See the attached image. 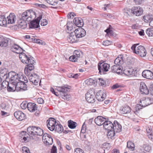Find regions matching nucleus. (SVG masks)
<instances>
[{
	"instance_id": "obj_62",
	"label": "nucleus",
	"mask_w": 153,
	"mask_h": 153,
	"mask_svg": "<svg viewBox=\"0 0 153 153\" xmlns=\"http://www.w3.org/2000/svg\"><path fill=\"white\" fill-rule=\"evenodd\" d=\"M38 103L40 104H42L44 103V101L43 99L42 98H39L37 99Z\"/></svg>"
},
{
	"instance_id": "obj_54",
	"label": "nucleus",
	"mask_w": 153,
	"mask_h": 153,
	"mask_svg": "<svg viewBox=\"0 0 153 153\" xmlns=\"http://www.w3.org/2000/svg\"><path fill=\"white\" fill-rule=\"evenodd\" d=\"M86 126L85 124V123H83L81 129V133H85L86 131Z\"/></svg>"
},
{
	"instance_id": "obj_1",
	"label": "nucleus",
	"mask_w": 153,
	"mask_h": 153,
	"mask_svg": "<svg viewBox=\"0 0 153 153\" xmlns=\"http://www.w3.org/2000/svg\"><path fill=\"white\" fill-rule=\"evenodd\" d=\"M124 63L123 56L122 55L119 56L115 59L114 63L116 65H114L111 67L112 71L117 74H120L122 71V68L121 65Z\"/></svg>"
},
{
	"instance_id": "obj_56",
	"label": "nucleus",
	"mask_w": 153,
	"mask_h": 153,
	"mask_svg": "<svg viewBox=\"0 0 153 153\" xmlns=\"http://www.w3.org/2000/svg\"><path fill=\"white\" fill-rule=\"evenodd\" d=\"M105 32L108 35H112L113 31L110 28H108L105 30Z\"/></svg>"
},
{
	"instance_id": "obj_29",
	"label": "nucleus",
	"mask_w": 153,
	"mask_h": 153,
	"mask_svg": "<svg viewBox=\"0 0 153 153\" xmlns=\"http://www.w3.org/2000/svg\"><path fill=\"white\" fill-rule=\"evenodd\" d=\"M106 120L105 119L101 116H98L95 119V123L99 126L104 125L105 121Z\"/></svg>"
},
{
	"instance_id": "obj_32",
	"label": "nucleus",
	"mask_w": 153,
	"mask_h": 153,
	"mask_svg": "<svg viewBox=\"0 0 153 153\" xmlns=\"http://www.w3.org/2000/svg\"><path fill=\"white\" fill-rule=\"evenodd\" d=\"M28 109L30 112H34L37 109L38 107L35 103L29 102L28 103Z\"/></svg>"
},
{
	"instance_id": "obj_60",
	"label": "nucleus",
	"mask_w": 153,
	"mask_h": 153,
	"mask_svg": "<svg viewBox=\"0 0 153 153\" xmlns=\"http://www.w3.org/2000/svg\"><path fill=\"white\" fill-rule=\"evenodd\" d=\"M141 105H140V104H137L135 107V110L137 111H139L140 109L142 108H143L144 107H142Z\"/></svg>"
},
{
	"instance_id": "obj_44",
	"label": "nucleus",
	"mask_w": 153,
	"mask_h": 153,
	"mask_svg": "<svg viewBox=\"0 0 153 153\" xmlns=\"http://www.w3.org/2000/svg\"><path fill=\"white\" fill-rule=\"evenodd\" d=\"M9 85L12 87L16 88V90L17 91V83L15 81H12L10 83H9Z\"/></svg>"
},
{
	"instance_id": "obj_52",
	"label": "nucleus",
	"mask_w": 153,
	"mask_h": 153,
	"mask_svg": "<svg viewBox=\"0 0 153 153\" xmlns=\"http://www.w3.org/2000/svg\"><path fill=\"white\" fill-rule=\"evenodd\" d=\"M140 27V26L138 24L133 25L131 26V28L133 29H138Z\"/></svg>"
},
{
	"instance_id": "obj_40",
	"label": "nucleus",
	"mask_w": 153,
	"mask_h": 153,
	"mask_svg": "<svg viewBox=\"0 0 153 153\" xmlns=\"http://www.w3.org/2000/svg\"><path fill=\"white\" fill-rule=\"evenodd\" d=\"M76 122H74L71 120H69L68 121V126L69 128L71 129L75 128L77 126Z\"/></svg>"
},
{
	"instance_id": "obj_14",
	"label": "nucleus",
	"mask_w": 153,
	"mask_h": 153,
	"mask_svg": "<svg viewBox=\"0 0 153 153\" xmlns=\"http://www.w3.org/2000/svg\"><path fill=\"white\" fill-rule=\"evenodd\" d=\"M82 52L80 50H75L73 55L69 58V60L71 61L75 62L82 55Z\"/></svg>"
},
{
	"instance_id": "obj_8",
	"label": "nucleus",
	"mask_w": 153,
	"mask_h": 153,
	"mask_svg": "<svg viewBox=\"0 0 153 153\" xmlns=\"http://www.w3.org/2000/svg\"><path fill=\"white\" fill-rule=\"evenodd\" d=\"M139 103L144 107L153 103V99L150 97H143L140 99Z\"/></svg>"
},
{
	"instance_id": "obj_5",
	"label": "nucleus",
	"mask_w": 153,
	"mask_h": 153,
	"mask_svg": "<svg viewBox=\"0 0 153 153\" xmlns=\"http://www.w3.org/2000/svg\"><path fill=\"white\" fill-rule=\"evenodd\" d=\"M19 57L22 62L25 64L35 62L33 57L30 56H27L24 53L22 52L19 54Z\"/></svg>"
},
{
	"instance_id": "obj_22",
	"label": "nucleus",
	"mask_w": 153,
	"mask_h": 153,
	"mask_svg": "<svg viewBox=\"0 0 153 153\" xmlns=\"http://www.w3.org/2000/svg\"><path fill=\"white\" fill-rule=\"evenodd\" d=\"M142 75L144 78L147 79H153V74L149 70L144 71L142 73Z\"/></svg>"
},
{
	"instance_id": "obj_39",
	"label": "nucleus",
	"mask_w": 153,
	"mask_h": 153,
	"mask_svg": "<svg viewBox=\"0 0 153 153\" xmlns=\"http://www.w3.org/2000/svg\"><path fill=\"white\" fill-rule=\"evenodd\" d=\"M75 26V25L74 23H73L71 22H68L67 24V27L68 30L70 31H74Z\"/></svg>"
},
{
	"instance_id": "obj_49",
	"label": "nucleus",
	"mask_w": 153,
	"mask_h": 153,
	"mask_svg": "<svg viewBox=\"0 0 153 153\" xmlns=\"http://www.w3.org/2000/svg\"><path fill=\"white\" fill-rule=\"evenodd\" d=\"M3 89H4L7 87L9 85V82L7 81H4L1 83Z\"/></svg>"
},
{
	"instance_id": "obj_24",
	"label": "nucleus",
	"mask_w": 153,
	"mask_h": 153,
	"mask_svg": "<svg viewBox=\"0 0 153 153\" xmlns=\"http://www.w3.org/2000/svg\"><path fill=\"white\" fill-rule=\"evenodd\" d=\"M15 117L19 121H22L24 120L25 117V114L20 111H17L14 114Z\"/></svg>"
},
{
	"instance_id": "obj_11",
	"label": "nucleus",
	"mask_w": 153,
	"mask_h": 153,
	"mask_svg": "<svg viewBox=\"0 0 153 153\" xmlns=\"http://www.w3.org/2000/svg\"><path fill=\"white\" fill-rule=\"evenodd\" d=\"M28 76L30 82H32L35 85H37L39 79V76L34 73H32L29 75H26Z\"/></svg>"
},
{
	"instance_id": "obj_55",
	"label": "nucleus",
	"mask_w": 153,
	"mask_h": 153,
	"mask_svg": "<svg viewBox=\"0 0 153 153\" xmlns=\"http://www.w3.org/2000/svg\"><path fill=\"white\" fill-rule=\"evenodd\" d=\"M48 24V21L46 19H43L41 21L40 25H41L44 26Z\"/></svg>"
},
{
	"instance_id": "obj_15",
	"label": "nucleus",
	"mask_w": 153,
	"mask_h": 153,
	"mask_svg": "<svg viewBox=\"0 0 153 153\" xmlns=\"http://www.w3.org/2000/svg\"><path fill=\"white\" fill-rule=\"evenodd\" d=\"M143 11L142 8L139 6L134 7L131 9V13L137 16H140L142 15Z\"/></svg>"
},
{
	"instance_id": "obj_46",
	"label": "nucleus",
	"mask_w": 153,
	"mask_h": 153,
	"mask_svg": "<svg viewBox=\"0 0 153 153\" xmlns=\"http://www.w3.org/2000/svg\"><path fill=\"white\" fill-rule=\"evenodd\" d=\"M49 4L55 6L56 4V0H45Z\"/></svg>"
},
{
	"instance_id": "obj_25",
	"label": "nucleus",
	"mask_w": 153,
	"mask_h": 153,
	"mask_svg": "<svg viewBox=\"0 0 153 153\" xmlns=\"http://www.w3.org/2000/svg\"><path fill=\"white\" fill-rule=\"evenodd\" d=\"M73 22L75 26L81 27L84 25L83 20L79 17H76L73 19Z\"/></svg>"
},
{
	"instance_id": "obj_18",
	"label": "nucleus",
	"mask_w": 153,
	"mask_h": 153,
	"mask_svg": "<svg viewBox=\"0 0 153 153\" xmlns=\"http://www.w3.org/2000/svg\"><path fill=\"white\" fill-rule=\"evenodd\" d=\"M114 124L113 129L112 131L114 132L115 136L116 133H119L122 130V126L116 120L114 121Z\"/></svg>"
},
{
	"instance_id": "obj_42",
	"label": "nucleus",
	"mask_w": 153,
	"mask_h": 153,
	"mask_svg": "<svg viewBox=\"0 0 153 153\" xmlns=\"http://www.w3.org/2000/svg\"><path fill=\"white\" fill-rule=\"evenodd\" d=\"M127 147L131 150H133L134 148V145L131 141H128L127 143Z\"/></svg>"
},
{
	"instance_id": "obj_45",
	"label": "nucleus",
	"mask_w": 153,
	"mask_h": 153,
	"mask_svg": "<svg viewBox=\"0 0 153 153\" xmlns=\"http://www.w3.org/2000/svg\"><path fill=\"white\" fill-rule=\"evenodd\" d=\"M94 80L91 78H89L85 80V83L88 85H91L94 83Z\"/></svg>"
},
{
	"instance_id": "obj_19",
	"label": "nucleus",
	"mask_w": 153,
	"mask_h": 153,
	"mask_svg": "<svg viewBox=\"0 0 153 153\" xmlns=\"http://www.w3.org/2000/svg\"><path fill=\"white\" fill-rule=\"evenodd\" d=\"M106 97V93L104 91L100 90L96 93V98L99 101H103L105 99Z\"/></svg>"
},
{
	"instance_id": "obj_43",
	"label": "nucleus",
	"mask_w": 153,
	"mask_h": 153,
	"mask_svg": "<svg viewBox=\"0 0 153 153\" xmlns=\"http://www.w3.org/2000/svg\"><path fill=\"white\" fill-rule=\"evenodd\" d=\"M146 33L149 36H153V27L148 28L146 30Z\"/></svg>"
},
{
	"instance_id": "obj_57",
	"label": "nucleus",
	"mask_w": 153,
	"mask_h": 153,
	"mask_svg": "<svg viewBox=\"0 0 153 153\" xmlns=\"http://www.w3.org/2000/svg\"><path fill=\"white\" fill-rule=\"evenodd\" d=\"M100 84L102 86H105L106 84L105 81L102 79H99Z\"/></svg>"
},
{
	"instance_id": "obj_63",
	"label": "nucleus",
	"mask_w": 153,
	"mask_h": 153,
	"mask_svg": "<svg viewBox=\"0 0 153 153\" xmlns=\"http://www.w3.org/2000/svg\"><path fill=\"white\" fill-rule=\"evenodd\" d=\"M111 44V42L108 40H106L102 42V44L104 45L108 46Z\"/></svg>"
},
{
	"instance_id": "obj_51",
	"label": "nucleus",
	"mask_w": 153,
	"mask_h": 153,
	"mask_svg": "<svg viewBox=\"0 0 153 153\" xmlns=\"http://www.w3.org/2000/svg\"><path fill=\"white\" fill-rule=\"evenodd\" d=\"M23 153H30L29 149L26 147H23L22 149Z\"/></svg>"
},
{
	"instance_id": "obj_28",
	"label": "nucleus",
	"mask_w": 153,
	"mask_h": 153,
	"mask_svg": "<svg viewBox=\"0 0 153 153\" xmlns=\"http://www.w3.org/2000/svg\"><path fill=\"white\" fill-rule=\"evenodd\" d=\"M131 111V108L128 105L122 107L120 108V113L123 114L129 113Z\"/></svg>"
},
{
	"instance_id": "obj_4",
	"label": "nucleus",
	"mask_w": 153,
	"mask_h": 153,
	"mask_svg": "<svg viewBox=\"0 0 153 153\" xmlns=\"http://www.w3.org/2000/svg\"><path fill=\"white\" fill-rule=\"evenodd\" d=\"M4 76H6V78L8 76L9 79L12 81H15V82H18L19 81H21V80H25V78L24 76L20 74H17L16 72L11 71L9 72L8 74H4Z\"/></svg>"
},
{
	"instance_id": "obj_2",
	"label": "nucleus",
	"mask_w": 153,
	"mask_h": 153,
	"mask_svg": "<svg viewBox=\"0 0 153 153\" xmlns=\"http://www.w3.org/2000/svg\"><path fill=\"white\" fill-rule=\"evenodd\" d=\"M114 123L108 120H105L103 125L104 128L107 130V135L108 138L114 139L115 138V133L112 131L114 126Z\"/></svg>"
},
{
	"instance_id": "obj_6",
	"label": "nucleus",
	"mask_w": 153,
	"mask_h": 153,
	"mask_svg": "<svg viewBox=\"0 0 153 153\" xmlns=\"http://www.w3.org/2000/svg\"><path fill=\"white\" fill-rule=\"evenodd\" d=\"M34 14V12L33 11L30 12L29 10H27L23 13L21 16L20 19L28 22L31 21L33 19V15H34V17H35Z\"/></svg>"
},
{
	"instance_id": "obj_61",
	"label": "nucleus",
	"mask_w": 153,
	"mask_h": 153,
	"mask_svg": "<svg viewBox=\"0 0 153 153\" xmlns=\"http://www.w3.org/2000/svg\"><path fill=\"white\" fill-rule=\"evenodd\" d=\"M33 41L35 43L40 44L42 43V41L40 39L34 38L33 39Z\"/></svg>"
},
{
	"instance_id": "obj_10",
	"label": "nucleus",
	"mask_w": 153,
	"mask_h": 153,
	"mask_svg": "<svg viewBox=\"0 0 153 153\" xmlns=\"http://www.w3.org/2000/svg\"><path fill=\"white\" fill-rule=\"evenodd\" d=\"M57 123L56 120L54 118H51L47 120V126L48 128L50 131H52L54 130Z\"/></svg>"
},
{
	"instance_id": "obj_47",
	"label": "nucleus",
	"mask_w": 153,
	"mask_h": 153,
	"mask_svg": "<svg viewBox=\"0 0 153 153\" xmlns=\"http://www.w3.org/2000/svg\"><path fill=\"white\" fill-rule=\"evenodd\" d=\"M152 17L150 15L144 16L143 17V20L146 22H148L151 19Z\"/></svg>"
},
{
	"instance_id": "obj_41",
	"label": "nucleus",
	"mask_w": 153,
	"mask_h": 153,
	"mask_svg": "<svg viewBox=\"0 0 153 153\" xmlns=\"http://www.w3.org/2000/svg\"><path fill=\"white\" fill-rule=\"evenodd\" d=\"M36 131L35 132V136H42L43 134V130L39 127L36 126Z\"/></svg>"
},
{
	"instance_id": "obj_17",
	"label": "nucleus",
	"mask_w": 153,
	"mask_h": 153,
	"mask_svg": "<svg viewBox=\"0 0 153 153\" xmlns=\"http://www.w3.org/2000/svg\"><path fill=\"white\" fill-rule=\"evenodd\" d=\"M123 73L127 76H137V70L135 69L128 68L125 69Z\"/></svg>"
},
{
	"instance_id": "obj_9",
	"label": "nucleus",
	"mask_w": 153,
	"mask_h": 153,
	"mask_svg": "<svg viewBox=\"0 0 153 153\" xmlns=\"http://www.w3.org/2000/svg\"><path fill=\"white\" fill-rule=\"evenodd\" d=\"M95 95L93 91H89L85 94V99L88 102L93 103L95 101Z\"/></svg>"
},
{
	"instance_id": "obj_53",
	"label": "nucleus",
	"mask_w": 153,
	"mask_h": 153,
	"mask_svg": "<svg viewBox=\"0 0 153 153\" xmlns=\"http://www.w3.org/2000/svg\"><path fill=\"white\" fill-rule=\"evenodd\" d=\"M110 147V144L108 143H105L103 144L102 146V148L108 149Z\"/></svg>"
},
{
	"instance_id": "obj_35",
	"label": "nucleus",
	"mask_w": 153,
	"mask_h": 153,
	"mask_svg": "<svg viewBox=\"0 0 153 153\" xmlns=\"http://www.w3.org/2000/svg\"><path fill=\"white\" fill-rule=\"evenodd\" d=\"M54 130L58 133H60L63 131L64 129L63 126L60 124H59L57 123L55 126Z\"/></svg>"
},
{
	"instance_id": "obj_13",
	"label": "nucleus",
	"mask_w": 153,
	"mask_h": 153,
	"mask_svg": "<svg viewBox=\"0 0 153 153\" xmlns=\"http://www.w3.org/2000/svg\"><path fill=\"white\" fill-rule=\"evenodd\" d=\"M43 135L42 140L43 142L46 145H51L53 142V140L51 136L47 133H45Z\"/></svg>"
},
{
	"instance_id": "obj_30",
	"label": "nucleus",
	"mask_w": 153,
	"mask_h": 153,
	"mask_svg": "<svg viewBox=\"0 0 153 153\" xmlns=\"http://www.w3.org/2000/svg\"><path fill=\"white\" fill-rule=\"evenodd\" d=\"M0 46L1 47H6L7 45L8 40L6 38L0 35Z\"/></svg>"
},
{
	"instance_id": "obj_12",
	"label": "nucleus",
	"mask_w": 153,
	"mask_h": 153,
	"mask_svg": "<svg viewBox=\"0 0 153 153\" xmlns=\"http://www.w3.org/2000/svg\"><path fill=\"white\" fill-rule=\"evenodd\" d=\"M42 18V16L40 15L36 19L31 21L30 23H28L29 27L30 28H37L39 27L40 21Z\"/></svg>"
},
{
	"instance_id": "obj_26",
	"label": "nucleus",
	"mask_w": 153,
	"mask_h": 153,
	"mask_svg": "<svg viewBox=\"0 0 153 153\" xmlns=\"http://www.w3.org/2000/svg\"><path fill=\"white\" fill-rule=\"evenodd\" d=\"M11 50L13 52L20 54L22 53L23 49L18 45L14 44L11 47Z\"/></svg>"
},
{
	"instance_id": "obj_31",
	"label": "nucleus",
	"mask_w": 153,
	"mask_h": 153,
	"mask_svg": "<svg viewBox=\"0 0 153 153\" xmlns=\"http://www.w3.org/2000/svg\"><path fill=\"white\" fill-rule=\"evenodd\" d=\"M28 134L25 131H22L19 134V137L20 139L22 140H23V141H22L23 142L26 143L27 142V138H28Z\"/></svg>"
},
{
	"instance_id": "obj_37",
	"label": "nucleus",
	"mask_w": 153,
	"mask_h": 153,
	"mask_svg": "<svg viewBox=\"0 0 153 153\" xmlns=\"http://www.w3.org/2000/svg\"><path fill=\"white\" fill-rule=\"evenodd\" d=\"M19 27L22 29H24L26 27L27 23L26 21L19 19L18 21Z\"/></svg>"
},
{
	"instance_id": "obj_48",
	"label": "nucleus",
	"mask_w": 153,
	"mask_h": 153,
	"mask_svg": "<svg viewBox=\"0 0 153 153\" xmlns=\"http://www.w3.org/2000/svg\"><path fill=\"white\" fill-rule=\"evenodd\" d=\"M20 106L23 109H25L26 108H28V103H27L26 102H23L21 104Z\"/></svg>"
},
{
	"instance_id": "obj_27",
	"label": "nucleus",
	"mask_w": 153,
	"mask_h": 153,
	"mask_svg": "<svg viewBox=\"0 0 153 153\" xmlns=\"http://www.w3.org/2000/svg\"><path fill=\"white\" fill-rule=\"evenodd\" d=\"M7 23L8 24H13L15 23L16 20V18L13 13H10L9 16L7 17Z\"/></svg>"
},
{
	"instance_id": "obj_7",
	"label": "nucleus",
	"mask_w": 153,
	"mask_h": 153,
	"mask_svg": "<svg viewBox=\"0 0 153 153\" xmlns=\"http://www.w3.org/2000/svg\"><path fill=\"white\" fill-rule=\"evenodd\" d=\"M109 64L107 63H99L98 65L99 73L100 74H104L108 71L109 69Z\"/></svg>"
},
{
	"instance_id": "obj_59",
	"label": "nucleus",
	"mask_w": 153,
	"mask_h": 153,
	"mask_svg": "<svg viewBox=\"0 0 153 153\" xmlns=\"http://www.w3.org/2000/svg\"><path fill=\"white\" fill-rule=\"evenodd\" d=\"M57 148L56 147L53 146L51 150V153H57Z\"/></svg>"
},
{
	"instance_id": "obj_33",
	"label": "nucleus",
	"mask_w": 153,
	"mask_h": 153,
	"mask_svg": "<svg viewBox=\"0 0 153 153\" xmlns=\"http://www.w3.org/2000/svg\"><path fill=\"white\" fill-rule=\"evenodd\" d=\"M7 24L6 18L4 15H0V25L6 27Z\"/></svg>"
},
{
	"instance_id": "obj_50",
	"label": "nucleus",
	"mask_w": 153,
	"mask_h": 153,
	"mask_svg": "<svg viewBox=\"0 0 153 153\" xmlns=\"http://www.w3.org/2000/svg\"><path fill=\"white\" fill-rule=\"evenodd\" d=\"M74 153H84V151L82 149L77 148L75 149Z\"/></svg>"
},
{
	"instance_id": "obj_3",
	"label": "nucleus",
	"mask_w": 153,
	"mask_h": 153,
	"mask_svg": "<svg viewBox=\"0 0 153 153\" xmlns=\"http://www.w3.org/2000/svg\"><path fill=\"white\" fill-rule=\"evenodd\" d=\"M137 45L134 44L131 47L133 52L141 57L145 56L146 54V51L145 48L141 45L137 47Z\"/></svg>"
},
{
	"instance_id": "obj_20",
	"label": "nucleus",
	"mask_w": 153,
	"mask_h": 153,
	"mask_svg": "<svg viewBox=\"0 0 153 153\" xmlns=\"http://www.w3.org/2000/svg\"><path fill=\"white\" fill-rule=\"evenodd\" d=\"M34 63H29L27 64H28L25 66V73L26 75H29L30 74L32 73L31 71L34 68V66L33 65Z\"/></svg>"
},
{
	"instance_id": "obj_38",
	"label": "nucleus",
	"mask_w": 153,
	"mask_h": 153,
	"mask_svg": "<svg viewBox=\"0 0 153 153\" xmlns=\"http://www.w3.org/2000/svg\"><path fill=\"white\" fill-rule=\"evenodd\" d=\"M76 36L73 34L72 33L70 34L69 37L68 39V42L71 43H73L76 42Z\"/></svg>"
},
{
	"instance_id": "obj_16",
	"label": "nucleus",
	"mask_w": 153,
	"mask_h": 153,
	"mask_svg": "<svg viewBox=\"0 0 153 153\" xmlns=\"http://www.w3.org/2000/svg\"><path fill=\"white\" fill-rule=\"evenodd\" d=\"M74 33L77 38L82 37L86 34V32L83 28L78 27L74 30Z\"/></svg>"
},
{
	"instance_id": "obj_23",
	"label": "nucleus",
	"mask_w": 153,
	"mask_h": 153,
	"mask_svg": "<svg viewBox=\"0 0 153 153\" xmlns=\"http://www.w3.org/2000/svg\"><path fill=\"white\" fill-rule=\"evenodd\" d=\"M23 80H21V81H19L17 82V91H23L27 90V85Z\"/></svg>"
},
{
	"instance_id": "obj_58",
	"label": "nucleus",
	"mask_w": 153,
	"mask_h": 153,
	"mask_svg": "<svg viewBox=\"0 0 153 153\" xmlns=\"http://www.w3.org/2000/svg\"><path fill=\"white\" fill-rule=\"evenodd\" d=\"M7 89L9 92L14 91H16V88L11 87L8 85L7 88Z\"/></svg>"
},
{
	"instance_id": "obj_34",
	"label": "nucleus",
	"mask_w": 153,
	"mask_h": 153,
	"mask_svg": "<svg viewBox=\"0 0 153 153\" xmlns=\"http://www.w3.org/2000/svg\"><path fill=\"white\" fill-rule=\"evenodd\" d=\"M36 126H30L27 128L28 134L30 136V135L35 136V132L36 131Z\"/></svg>"
},
{
	"instance_id": "obj_36",
	"label": "nucleus",
	"mask_w": 153,
	"mask_h": 153,
	"mask_svg": "<svg viewBox=\"0 0 153 153\" xmlns=\"http://www.w3.org/2000/svg\"><path fill=\"white\" fill-rule=\"evenodd\" d=\"M56 87V88H55V90H56L59 92H61L63 93H64L67 91L68 88L66 87Z\"/></svg>"
},
{
	"instance_id": "obj_64",
	"label": "nucleus",
	"mask_w": 153,
	"mask_h": 153,
	"mask_svg": "<svg viewBox=\"0 0 153 153\" xmlns=\"http://www.w3.org/2000/svg\"><path fill=\"white\" fill-rule=\"evenodd\" d=\"M149 90L150 94L153 96V84H152L150 85Z\"/></svg>"
},
{
	"instance_id": "obj_21",
	"label": "nucleus",
	"mask_w": 153,
	"mask_h": 153,
	"mask_svg": "<svg viewBox=\"0 0 153 153\" xmlns=\"http://www.w3.org/2000/svg\"><path fill=\"white\" fill-rule=\"evenodd\" d=\"M140 89L141 93L142 94H147L149 93V91L143 82H140Z\"/></svg>"
}]
</instances>
